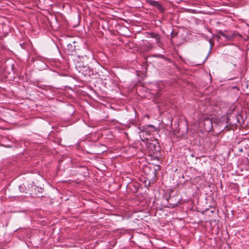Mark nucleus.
<instances>
[{
	"mask_svg": "<svg viewBox=\"0 0 249 249\" xmlns=\"http://www.w3.org/2000/svg\"><path fill=\"white\" fill-rule=\"evenodd\" d=\"M140 130L142 133H145L146 134L150 135L152 132L155 131V127L152 125H143L140 126Z\"/></svg>",
	"mask_w": 249,
	"mask_h": 249,
	"instance_id": "1",
	"label": "nucleus"
},
{
	"mask_svg": "<svg viewBox=\"0 0 249 249\" xmlns=\"http://www.w3.org/2000/svg\"><path fill=\"white\" fill-rule=\"evenodd\" d=\"M146 146L148 148L152 151H157L160 149L159 142L157 141L147 142Z\"/></svg>",
	"mask_w": 249,
	"mask_h": 249,
	"instance_id": "2",
	"label": "nucleus"
},
{
	"mask_svg": "<svg viewBox=\"0 0 249 249\" xmlns=\"http://www.w3.org/2000/svg\"><path fill=\"white\" fill-rule=\"evenodd\" d=\"M222 36L225 37L227 40H231L236 36L234 34H230L228 31H225Z\"/></svg>",
	"mask_w": 249,
	"mask_h": 249,
	"instance_id": "3",
	"label": "nucleus"
},
{
	"mask_svg": "<svg viewBox=\"0 0 249 249\" xmlns=\"http://www.w3.org/2000/svg\"><path fill=\"white\" fill-rule=\"evenodd\" d=\"M232 119H233V121L231 122V123L234 124H236L237 123H240V119L242 118V117L240 115L237 114L236 116H231Z\"/></svg>",
	"mask_w": 249,
	"mask_h": 249,
	"instance_id": "4",
	"label": "nucleus"
},
{
	"mask_svg": "<svg viewBox=\"0 0 249 249\" xmlns=\"http://www.w3.org/2000/svg\"><path fill=\"white\" fill-rule=\"evenodd\" d=\"M67 48L68 51L67 53L68 54L72 55L73 53L75 52L74 46L69 44L67 45Z\"/></svg>",
	"mask_w": 249,
	"mask_h": 249,
	"instance_id": "5",
	"label": "nucleus"
},
{
	"mask_svg": "<svg viewBox=\"0 0 249 249\" xmlns=\"http://www.w3.org/2000/svg\"><path fill=\"white\" fill-rule=\"evenodd\" d=\"M148 3L152 6H153L155 7L158 6V5L160 4L158 1L155 0H149L148 1Z\"/></svg>",
	"mask_w": 249,
	"mask_h": 249,
	"instance_id": "6",
	"label": "nucleus"
},
{
	"mask_svg": "<svg viewBox=\"0 0 249 249\" xmlns=\"http://www.w3.org/2000/svg\"><path fill=\"white\" fill-rule=\"evenodd\" d=\"M157 8L161 13H163L164 12V9L160 4H159Z\"/></svg>",
	"mask_w": 249,
	"mask_h": 249,
	"instance_id": "7",
	"label": "nucleus"
},
{
	"mask_svg": "<svg viewBox=\"0 0 249 249\" xmlns=\"http://www.w3.org/2000/svg\"><path fill=\"white\" fill-rule=\"evenodd\" d=\"M152 37H154V38H155L156 39V40H157V41L158 42H160V37H159V35H157V34H153V36H152Z\"/></svg>",
	"mask_w": 249,
	"mask_h": 249,
	"instance_id": "8",
	"label": "nucleus"
},
{
	"mask_svg": "<svg viewBox=\"0 0 249 249\" xmlns=\"http://www.w3.org/2000/svg\"><path fill=\"white\" fill-rule=\"evenodd\" d=\"M225 33V31L224 32H223L221 30H220V31H218V34L220 35H221V36H222V35L224 34V33Z\"/></svg>",
	"mask_w": 249,
	"mask_h": 249,
	"instance_id": "9",
	"label": "nucleus"
},
{
	"mask_svg": "<svg viewBox=\"0 0 249 249\" xmlns=\"http://www.w3.org/2000/svg\"><path fill=\"white\" fill-rule=\"evenodd\" d=\"M225 33V31L224 32H223L221 30H220V31H218V34L220 35H221V36H222V35L224 34V33Z\"/></svg>",
	"mask_w": 249,
	"mask_h": 249,
	"instance_id": "10",
	"label": "nucleus"
},
{
	"mask_svg": "<svg viewBox=\"0 0 249 249\" xmlns=\"http://www.w3.org/2000/svg\"><path fill=\"white\" fill-rule=\"evenodd\" d=\"M21 188H22V186H21V185H20V186H19V188L20 189V191H21Z\"/></svg>",
	"mask_w": 249,
	"mask_h": 249,
	"instance_id": "11",
	"label": "nucleus"
},
{
	"mask_svg": "<svg viewBox=\"0 0 249 249\" xmlns=\"http://www.w3.org/2000/svg\"><path fill=\"white\" fill-rule=\"evenodd\" d=\"M177 35V33H175V34H174V35H173V36H175V35Z\"/></svg>",
	"mask_w": 249,
	"mask_h": 249,
	"instance_id": "12",
	"label": "nucleus"
}]
</instances>
